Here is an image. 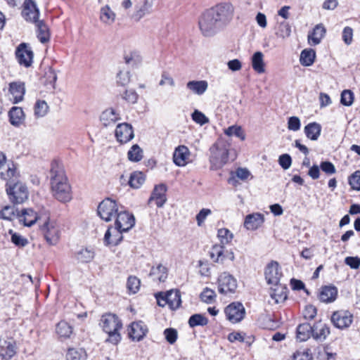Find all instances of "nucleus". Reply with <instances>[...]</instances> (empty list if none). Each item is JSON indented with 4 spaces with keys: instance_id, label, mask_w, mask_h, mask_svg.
I'll return each mask as SVG.
<instances>
[{
    "instance_id": "f257e3e1",
    "label": "nucleus",
    "mask_w": 360,
    "mask_h": 360,
    "mask_svg": "<svg viewBox=\"0 0 360 360\" xmlns=\"http://www.w3.org/2000/svg\"><path fill=\"white\" fill-rule=\"evenodd\" d=\"M234 7L229 2L220 3L206 10L198 22L200 30L205 37L216 34L233 19Z\"/></svg>"
},
{
    "instance_id": "f03ea898",
    "label": "nucleus",
    "mask_w": 360,
    "mask_h": 360,
    "mask_svg": "<svg viewBox=\"0 0 360 360\" xmlns=\"http://www.w3.org/2000/svg\"><path fill=\"white\" fill-rule=\"evenodd\" d=\"M51 186L54 197L59 201L66 202L72 199L71 187L64 170L57 164L51 169Z\"/></svg>"
},
{
    "instance_id": "7ed1b4c3",
    "label": "nucleus",
    "mask_w": 360,
    "mask_h": 360,
    "mask_svg": "<svg viewBox=\"0 0 360 360\" xmlns=\"http://www.w3.org/2000/svg\"><path fill=\"white\" fill-rule=\"evenodd\" d=\"M210 169L217 170L221 169L228 161L236 158L235 153L230 150V143L223 139H218L210 148Z\"/></svg>"
},
{
    "instance_id": "20e7f679",
    "label": "nucleus",
    "mask_w": 360,
    "mask_h": 360,
    "mask_svg": "<svg viewBox=\"0 0 360 360\" xmlns=\"http://www.w3.org/2000/svg\"><path fill=\"white\" fill-rule=\"evenodd\" d=\"M101 325L105 333L108 335L107 341L117 345L121 340L120 329L122 323L119 317L114 314L103 315L101 319Z\"/></svg>"
},
{
    "instance_id": "39448f33",
    "label": "nucleus",
    "mask_w": 360,
    "mask_h": 360,
    "mask_svg": "<svg viewBox=\"0 0 360 360\" xmlns=\"http://www.w3.org/2000/svg\"><path fill=\"white\" fill-rule=\"evenodd\" d=\"M6 193L12 203L21 204L28 198V190L23 183L11 180L6 182Z\"/></svg>"
},
{
    "instance_id": "423d86ee",
    "label": "nucleus",
    "mask_w": 360,
    "mask_h": 360,
    "mask_svg": "<svg viewBox=\"0 0 360 360\" xmlns=\"http://www.w3.org/2000/svg\"><path fill=\"white\" fill-rule=\"evenodd\" d=\"M40 227L46 242L51 245H56L60 236L59 226L57 223L55 221H51L49 217H46L43 223L40 224Z\"/></svg>"
},
{
    "instance_id": "0eeeda50",
    "label": "nucleus",
    "mask_w": 360,
    "mask_h": 360,
    "mask_svg": "<svg viewBox=\"0 0 360 360\" xmlns=\"http://www.w3.org/2000/svg\"><path fill=\"white\" fill-rule=\"evenodd\" d=\"M238 288V282L233 276L228 272L221 273L218 278V291L223 295L233 294Z\"/></svg>"
},
{
    "instance_id": "6e6552de",
    "label": "nucleus",
    "mask_w": 360,
    "mask_h": 360,
    "mask_svg": "<svg viewBox=\"0 0 360 360\" xmlns=\"http://www.w3.org/2000/svg\"><path fill=\"white\" fill-rule=\"evenodd\" d=\"M119 210L116 201L106 198L98 206L97 212L98 216L105 221H110L116 216Z\"/></svg>"
},
{
    "instance_id": "1a4fd4ad",
    "label": "nucleus",
    "mask_w": 360,
    "mask_h": 360,
    "mask_svg": "<svg viewBox=\"0 0 360 360\" xmlns=\"http://www.w3.org/2000/svg\"><path fill=\"white\" fill-rule=\"evenodd\" d=\"M115 228L121 233L130 230L135 224V218L133 214L127 211H118L115 216Z\"/></svg>"
},
{
    "instance_id": "9d476101",
    "label": "nucleus",
    "mask_w": 360,
    "mask_h": 360,
    "mask_svg": "<svg viewBox=\"0 0 360 360\" xmlns=\"http://www.w3.org/2000/svg\"><path fill=\"white\" fill-rule=\"evenodd\" d=\"M331 321L335 327L343 330L352 323L353 314L347 310L336 311L331 316Z\"/></svg>"
},
{
    "instance_id": "9b49d317",
    "label": "nucleus",
    "mask_w": 360,
    "mask_h": 360,
    "mask_svg": "<svg viewBox=\"0 0 360 360\" xmlns=\"http://www.w3.org/2000/svg\"><path fill=\"white\" fill-rule=\"evenodd\" d=\"M227 319L236 323L243 319L245 309L240 302H232L224 310Z\"/></svg>"
},
{
    "instance_id": "f8f14e48",
    "label": "nucleus",
    "mask_w": 360,
    "mask_h": 360,
    "mask_svg": "<svg viewBox=\"0 0 360 360\" xmlns=\"http://www.w3.org/2000/svg\"><path fill=\"white\" fill-rule=\"evenodd\" d=\"M265 279L269 285H276L280 283L282 272L279 264L277 262L271 261L269 263L264 271Z\"/></svg>"
},
{
    "instance_id": "ddd939ff",
    "label": "nucleus",
    "mask_w": 360,
    "mask_h": 360,
    "mask_svg": "<svg viewBox=\"0 0 360 360\" xmlns=\"http://www.w3.org/2000/svg\"><path fill=\"white\" fill-rule=\"evenodd\" d=\"M15 56L18 63L25 67H30L32 63L33 52L25 43L20 44L16 49Z\"/></svg>"
},
{
    "instance_id": "4468645a",
    "label": "nucleus",
    "mask_w": 360,
    "mask_h": 360,
    "mask_svg": "<svg viewBox=\"0 0 360 360\" xmlns=\"http://www.w3.org/2000/svg\"><path fill=\"white\" fill-rule=\"evenodd\" d=\"M128 334L133 341H141L148 333L147 326L141 321L131 323L128 329Z\"/></svg>"
},
{
    "instance_id": "2eb2a0df",
    "label": "nucleus",
    "mask_w": 360,
    "mask_h": 360,
    "mask_svg": "<svg viewBox=\"0 0 360 360\" xmlns=\"http://www.w3.org/2000/svg\"><path fill=\"white\" fill-rule=\"evenodd\" d=\"M115 136L121 143L129 142L134 137L132 126L126 122L119 124L115 129Z\"/></svg>"
},
{
    "instance_id": "dca6fc26",
    "label": "nucleus",
    "mask_w": 360,
    "mask_h": 360,
    "mask_svg": "<svg viewBox=\"0 0 360 360\" xmlns=\"http://www.w3.org/2000/svg\"><path fill=\"white\" fill-rule=\"evenodd\" d=\"M167 187L165 184H159L155 186L150 197L148 199V205L155 202L158 207H162L167 201Z\"/></svg>"
},
{
    "instance_id": "f3484780",
    "label": "nucleus",
    "mask_w": 360,
    "mask_h": 360,
    "mask_svg": "<svg viewBox=\"0 0 360 360\" xmlns=\"http://www.w3.org/2000/svg\"><path fill=\"white\" fill-rule=\"evenodd\" d=\"M22 15L27 21L34 23L39 20V11L32 0L25 1Z\"/></svg>"
},
{
    "instance_id": "a211bd4d",
    "label": "nucleus",
    "mask_w": 360,
    "mask_h": 360,
    "mask_svg": "<svg viewBox=\"0 0 360 360\" xmlns=\"http://www.w3.org/2000/svg\"><path fill=\"white\" fill-rule=\"evenodd\" d=\"M153 0H143L141 5H136L135 11L132 15V18L136 21H139L144 16L150 14L153 12Z\"/></svg>"
},
{
    "instance_id": "6ab92c4d",
    "label": "nucleus",
    "mask_w": 360,
    "mask_h": 360,
    "mask_svg": "<svg viewBox=\"0 0 360 360\" xmlns=\"http://www.w3.org/2000/svg\"><path fill=\"white\" fill-rule=\"evenodd\" d=\"M15 354V343L13 340L0 338V356L2 359L8 360Z\"/></svg>"
},
{
    "instance_id": "aec40b11",
    "label": "nucleus",
    "mask_w": 360,
    "mask_h": 360,
    "mask_svg": "<svg viewBox=\"0 0 360 360\" xmlns=\"http://www.w3.org/2000/svg\"><path fill=\"white\" fill-rule=\"evenodd\" d=\"M9 92L12 95L11 100L13 103L22 101L25 93V84L21 82H11L9 84Z\"/></svg>"
},
{
    "instance_id": "412c9836",
    "label": "nucleus",
    "mask_w": 360,
    "mask_h": 360,
    "mask_svg": "<svg viewBox=\"0 0 360 360\" xmlns=\"http://www.w3.org/2000/svg\"><path fill=\"white\" fill-rule=\"evenodd\" d=\"M287 290L285 285L281 283L271 287L269 294L275 304L283 302L287 299Z\"/></svg>"
},
{
    "instance_id": "4be33fe9",
    "label": "nucleus",
    "mask_w": 360,
    "mask_h": 360,
    "mask_svg": "<svg viewBox=\"0 0 360 360\" xmlns=\"http://www.w3.org/2000/svg\"><path fill=\"white\" fill-rule=\"evenodd\" d=\"M330 333L329 327L321 321L315 323L312 326V337L316 340H325Z\"/></svg>"
},
{
    "instance_id": "5701e85b",
    "label": "nucleus",
    "mask_w": 360,
    "mask_h": 360,
    "mask_svg": "<svg viewBox=\"0 0 360 360\" xmlns=\"http://www.w3.org/2000/svg\"><path fill=\"white\" fill-rule=\"evenodd\" d=\"M122 240V233L116 228L108 227L104 236V243L106 245H117Z\"/></svg>"
},
{
    "instance_id": "b1692460",
    "label": "nucleus",
    "mask_w": 360,
    "mask_h": 360,
    "mask_svg": "<svg viewBox=\"0 0 360 360\" xmlns=\"http://www.w3.org/2000/svg\"><path fill=\"white\" fill-rule=\"evenodd\" d=\"M189 155L188 148L186 146H180L174 150L173 155L174 162L179 167L184 166L187 162Z\"/></svg>"
},
{
    "instance_id": "393cba45",
    "label": "nucleus",
    "mask_w": 360,
    "mask_h": 360,
    "mask_svg": "<svg viewBox=\"0 0 360 360\" xmlns=\"http://www.w3.org/2000/svg\"><path fill=\"white\" fill-rule=\"evenodd\" d=\"M9 121L14 127L20 126L25 121V115L20 107H13L8 112Z\"/></svg>"
},
{
    "instance_id": "a878e982",
    "label": "nucleus",
    "mask_w": 360,
    "mask_h": 360,
    "mask_svg": "<svg viewBox=\"0 0 360 360\" xmlns=\"http://www.w3.org/2000/svg\"><path fill=\"white\" fill-rule=\"evenodd\" d=\"M264 222V217L259 213L248 214L245 219L244 226L248 230H256Z\"/></svg>"
},
{
    "instance_id": "bb28decb",
    "label": "nucleus",
    "mask_w": 360,
    "mask_h": 360,
    "mask_svg": "<svg viewBox=\"0 0 360 360\" xmlns=\"http://www.w3.org/2000/svg\"><path fill=\"white\" fill-rule=\"evenodd\" d=\"M326 28L322 24L316 25L313 31L308 34V41L311 46L320 44L322 38L325 36Z\"/></svg>"
},
{
    "instance_id": "cd10ccee",
    "label": "nucleus",
    "mask_w": 360,
    "mask_h": 360,
    "mask_svg": "<svg viewBox=\"0 0 360 360\" xmlns=\"http://www.w3.org/2000/svg\"><path fill=\"white\" fill-rule=\"evenodd\" d=\"M181 303V295L179 290H170L165 294L164 304H167L172 309L179 308Z\"/></svg>"
},
{
    "instance_id": "c85d7f7f",
    "label": "nucleus",
    "mask_w": 360,
    "mask_h": 360,
    "mask_svg": "<svg viewBox=\"0 0 360 360\" xmlns=\"http://www.w3.org/2000/svg\"><path fill=\"white\" fill-rule=\"evenodd\" d=\"M120 120V115L112 108L104 110L100 117V120L105 127L110 126Z\"/></svg>"
},
{
    "instance_id": "c756f323",
    "label": "nucleus",
    "mask_w": 360,
    "mask_h": 360,
    "mask_svg": "<svg viewBox=\"0 0 360 360\" xmlns=\"http://www.w3.org/2000/svg\"><path fill=\"white\" fill-rule=\"evenodd\" d=\"M22 219L20 221H23V224L26 226H31L37 221H41V218L39 217L37 214L31 208H27L22 210Z\"/></svg>"
},
{
    "instance_id": "7c9ffc66",
    "label": "nucleus",
    "mask_w": 360,
    "mask_h": 360,
    "mask_svg": "<svg viewBox=\"0 0 360 360\" xmlns=\"http://www.w3.org/2000/svg\"><path fill=\"white\" fill-rule=\"evenodd\" d=\"M167 276V269L161 264H159L157 266H153L149 273V276L152 277L154 281L159 282H165Z\"/></svg>"
},
{
    "instance_id": "2f4dec72",
    "label": "nucleus",
    "mask_w": 360,
    "mask_h": 360,
    "mask_svg": "<svg viewBox=\"0 0 360 360\" xmlns=\"http://www.w3.org/2000/svg\"><path fill=\"white\" fill-rule=\"evenodd\" d=\"M304 131L308 139L316 141L321 135V126L317 122H311L304 127Z\"/></svg>"
},
{
    "instance_id": "473e14b6",
    "label": "nucleus",
    "mask_w": 360,
    "mask_h": 360,
    "mask_svg": "<svg viewBox=\"0 0 360 360\" xmlns=\"http://www.w3.org/2000/svg\"><path fill=\"white\" fill-rule=\"evenodd\" d=\"M251 63L253 70L262 74L265 72V63L264 61V54L261 51L255 52L251 58Z\"/></svg>"
},
{
    "instance_id": "72a5a7b5",
    "label": "nucleus",
    "mask_w": 360,
    "mask_h": 360,
    "mask_svg": "<svg viewBox=\"0 0 360 360\" xmlns=\"http://www.w3.org/2000/svg\"><path fill=\"white\" fill-rule=\"evenodd\" d=\"M338 290L334 286H324L319 294V299L323 302H333L337 296Z\"/></svg>"
},
{
    "instance_id": "f704fd0d",
    "label": "nucleus",
    "mask_w": 360,
    "mask_h": 360,
    "mask_svg": "<svg viewBox=\"0 0 360 360\" xmlns=\"http://www.w3.org/2000/svg\"><path fill=\"white\" fill-rule=\"evenodd\" d=\"M116 18V14L108 5L102 7L100 10V20L101 21L108 25H112Z\"/></svg>"
},
{
    "instance_id": "c9c22d12",
    "label": "nucleus",
    "mask_w": 360,
    "mask_h": 360,
    "mask_svg": "<svg viewBox=\"0 0 360 360\" xmlns=\"http://www.w3.org/2000/svg\"><path fill=\"white\" fill-rule=\"evenodd\" d=\"M37 27V37L41 43H46L50 39V32L48 26L43 20H38L34 22Z\"/></svg>"
},
{
    "instance_id": "e433bc0d",
    "label": "nucleus",
    "mask_w": 360,
    "mask_h": 360,
    "mask_svg": "<svg viewBox=\"0 0 360 360\" xmlns=\"http://www.w3.org/2000/svg\"><path fill=\"white\" fill-rule=\"evenodd\" d=\"M208 84L205 80L200 81H190L186 84V87L193 93L202 95L203 94L206 90L207 89Z\"/></svg>"
},
{
    "instance_id": "4c0bfd02",
    "label": "nucleus",
    "mask_w": 360,
    "mask_h": 360,
    "mask_svg": "<svg viewBox=\"0 0 360 360\" xmlns=\"http://www.w3.org/2000/svg\"><path fill=\"white\" fill-rule=\"evenodd\" d=\"M312 335V326L308 323L300 324L297 328V339L301 342L307 340Z\"/></svg>"
},
{
    "instance_id": "58836bf2",
    "label": "nucleus",
    "mask_w": 360,
    "mask_h": 360,
    "mask_svg": "<svg viewBox=\"0 0 360 360\" xmlns=\"http://www.w3.org/2000/svg\"><path fill=\"white\" fill-rule=\"evenodd\" d=\"M224 250V245L219 244L214 245L210 251V257L212 260L216 263L223 264Z\"/></svg>"
},
{
    "instance_id": "ea45409f",
    "label": "nucleus",
    "mask_w": 360,
    "mask_h": 360,
    "mask_svg": "<svg viewBox=\"0 0 360 360\" xmlns=\"http://www.w3.org/2000/svg\"><path fill=\"white\" fill-rule=\"evenodd\" d=\"M145 175L141 172H134L131 174L128 184L132 188H139L145 182Z\"/></svg>"
},
{
    "instance_id": "a19ab883",
    "label": "nucleus",
    "mask_w": 360,
    "mask_h": 360,
    "mask_svg": "<svg viewBox=\"0 0 360 360\" xmlns=\"http://www.w3.org/2000/svg\"><path fill=\"white\" fill-rule=\"evenodd\" d=\"M316 57L315 51L312 49H304L300 54V63L304 66L311 65Z\"/></svg>"
},
{
    "instance_id": "79ce46f5",
    "label": "nucleus",
    "mask_w": 360,
    "mask_h": 360,
    "mask_svg": "<svg viewBox=\"0 0 360 360\" xmlns=\"http://www.w3.org/2000/svg\"><path fill=\"white\" fill-rule=\"evenodd\" d=\"M188 323L191 328H195L196 326H205L207 325L208 319L206 316L201 314H195L190 316Z\"/></svg>"
},
{
    "instance_id": "37998d69",
    "label": "nucleus",
    "mask_w": 360,
    "mask_h": 360,
    "mask_svg": "<svg viewBox=\"0 0 360 360\" xmlns=\"http://www.w3.org/2000/svg\"><path fill=\"white\" fill-rule=\"evenodd\" d=\"M94 257V252L89 248H82L76 254L77 259L82 263L90 262Z\"/></svg>"
},
{
    "instance_id": "c03bdc74",
    "label": "nucleus",
    "mask_w": 360,
    "mask_h": 360,
    "mask_svg": "<svg viewBox=\"0 0 360 360\" xmlns=\"http://www.w3.org/2000/svg\"><path fill=\"white\" fill-rule=\"evenodd\" d=\"M224 134L228 136H235L240 140L245 139V134L240 126L232 125L224 129Z\"/></svg>"
},
{
    "instance_id": "a18cd8bd",
    "label": "nucleus",
    "mask_w": 360,
    "mask_h": 360,
    "mask_svg": "<svg viewBox=\"0 0 360 360\" xmlns=\"http://www.w3.org/2000/svg\"><path fill=\"white\" fill-rule=\"evenodd\" d=\"M127 155L130 161L139 162L143 158V150L139 145L134 144L128 151Z\"/></svg>"
},
{
    "instance_id": "49530a36",
    "label": "nucleus",
    "mask_w": 360,
    "mask_h": 360,
    "mask_svg": "<svg viewBox=\"0 0 360 360\" xmlns=\"http://www.w3.org/2000/svg\"><path fill=\"white\" fill-rule=\"evenodd\" d=\"M217 237L220 240L219 245L224 246V245L231 243L233 238V235L228 229L222 228L218 230Z\"/></svg>"
},
{
    "instance_id": "de8ad7c7",
    "label": "nucleus",
    "mask_w": 360,
    "mask_h": 360,
    "mask_svg": "<svg viewBox=\"0 0 360 360\" xmlns=\"http://www.w3.org/2000/svg\"><path fill=\"white\" fill-rule=\"evenodd\" d=\"M56 333L60 337L69 338L72 333V327L65 321H60L56 326Z\"/></svg>"
},
{
    "instance_id": "09e8293b",
    "label": "nucleus",
    "mask_w": 360,
    "mask_h": 360,
    "mask_svg": "<svg viewBox=\"0 0 360 360\" xmlns=\"http://www.w3.org/2000/svg\"><path fill=\"white\" fill-rule=\"evenodd\" d=\"M49 110V106L46 101L39 100L34 105V115L37 117L45 116Z\"/></svg>"
},
{
    "instance_id": "8fccbe9b",
    "label": "nucleus",
    "mask_w": 360,
    "mask_h": 360,
    "mask_svg": "<svg viewBox=\"0 0 360 360\" xmlns=\"http://www.w3.org/2000/svg\"><path fill=\"white\" fill-rule=\"evenodd\" d=\"M354 96L351 90H344L341 93L340 103L345 106H351L354 103Z\"/></svg>"
},
{
    "instance_id": "3c124183",
    "label": "nucleus",
    "mask_w": 360,
    "mask_h": 360,
    "mask_svg": "<svg viewBox=\"0 0 360 360\" xmlns=\"http://www.w3.org/2000/svg\"><path fill=\"white\" fill-rule=\"evenodd\" d=\"M276 34L283 39L287 38L291 34V27L288 22L283 21L279 24Z\"/></svg>"
},
{
    "instance_id": "603ef678",
    "label": "nucleus",
    "mask_w": 360,
    "mask_h": 360,
    "mask_svg": "<svg viewBox=\"0 0 360 360\" xmlns=\"http://www.w3.org/2000/svg\"><path fill=\"white\" fill-rule=\"evenodd\" d=\"M67 360H84V352L82 349L77 350L73 348L69 349L66 354Z\"/></svg>"
},
{
    "instance_id": "864d4df0",
    "label": "nucleus",
    "mask_w": 360,
    "mask_h": 360,
    "mask_svg": "<svg viewBox=\"0 0 360 360\" xmlns=\"http://www.w3.org/2000/svg\"><path fill=\"white\" fill-rule=\"evenodd\" d=\"M348 181L353 190L360 191V171L357 170L350 175Z\"/></svg>"
},
{
    "instance_id": "5fc2aeb1",
    "label": "nucleus",
    "mask_w": 360,
    "mask_h": 360,
    "mask_svg": "<svg viewBox=\"0 0 360 360\" xmlns=\"http://www.w3.org/2000/svg\"><path fill=\"white\" fill-rule=\"evenodd\" d=\"M130 72L128 70H120L117 75V83L120 86H126L130 82Z\"/></svg>"
},
{
    "instance_id": "6e6d98bb",
    "label": "nucleus",
    "mask_w": 360,
    "mask_h": 360,
    "mask_svg": "<svg viewBox=\"0 0 360 360\" xmlns=\"http://www.w3.org/2000/svg\"><path fill=\"white\" fill-rule=\"evenodd\" d=\"M9 232L11 233V241L16 246L22 248L28 244V240L25 237L17 233H13L11 230Z\"/></svg>"
},
{
    "instance_id": "4d7b16f0",
    "label": "nucleus",
    "mask_w": 360,
    "mask_h": 360,
    "mask_svg": "<svg viewBox=\"0 0 360 360\" xmlns=\"http://www.w3.org/2000/svg\"><path fill=\"white\" fill-rule=\"evenodd\" d=\"M14 214L15 207L11 205H6L0 211V219L11 221Z\"/></svg>"
},
{
    "instance_id": "13d9d810",
    "label": "nucleus",
    "mask_w": 360,
    "mask_h": 360,
    "mask_svg": "<svg viewBox=\"0 0 360 360\" xmlns=\"http://www.w3.org/2000/svg\"><path fill=\"white\" fill-rule=\"evenodd\" d=\"M216 297V293L214 290L206 288L200 294V299L202 302L206 303H212Z\"/></svg>"
},
{
    "instance_id": "bf43d9fd",
    "label": "nucleus",
    "mask_w": 360,
    "mask_h": 360,
    "mask_svg": "<svg viewBox=\"0 0 360 360\" xmlns=\"http://www.w3.org/2000/svg\"><path fill=\"white\" fill-rule=\"evenodd\" d=\"M140 280L136 276H129L127 280V288L132 293H136L140 287Z\"/></svg>"
},
{
    "instance_id": "052dcab7",
    "label": "nucleus",
    "mask_w": 360,
    "mask_h": 360,
    "mask_svg": "<svg viewBox=\"0 0 360 360\" xmlns=\"http://www.w3.org/2000/svg\"><path fill=\"white\" fill-rule=\"evenodd\" d=\"M312 356L309 349L297 351L293 354L292 360H311Z\"/></svg>"
},
{
    "instance_id": "680f3d73",
    "label": "nucleus",
    "mask_w": 360,
    "mask_h": 360,
    "mask_svg": "<svg viewBox=\"0 0 360 360\" xmlns=\"http://www.w3.org/2000/svg\"><path fill=\"white\" fill-rule=\"evenodd\" d=\"M192 119L196 123L203 125L209 122L208 118L200 111L195 110L191 115Z\"/></svg>"
},
{
    "instance_id": "e2e57ef3",
    "label": "nucleus",
    "mask_w": 360,
    "mask_h": 360,
    "mask_svg": "<svg viewBox=\"0 0 360 360\" xmlns=\"http://www.w3.org/2000/svg\"><path fill=\"white\" fill-rule=\"evenodd\" d=\"M165 339L169 344H174L177 339V331L174 328H167L164 331Z\"/></svg>"
},
{
    "instance_id": "0e129e2a",
    "label": "nucleus",
    "mask_w": 360,
    "mask_h": 360,
    "mask_svg": "<svg viewBox=\"0 0 360 360\" xmlns=\"http://www.w3.org/2000/svg\"><path fill=\"white\" fill-rule=\"evenodd\" d=\"M212 211L210 209L203 208L196 215L195 219L199 226H202L207 216L211 214Z\"/></svg>"
},
{
    "instance_id": "69168bd1",
    "label": "nucleus",
    "mask_w": 360,
    "mask_h": 360,
    "mask_svg": "<svg viewBox=\"0 0 360 360\" xmlns=\"http://www.w3.org/2000/svg\"><path fill=\"white\" fill-rule=\"evenodd\" d=\"M320 168L327 174H333L336 172L334 165L329 161H323L321 162Z\"/></svg>"
},
{
    "instance_id": "338daca9",
    "label": "nucleus",
    "mask_w": 360,
    "mask_h": 360,
    "mask_svg": "<svg viewBox=\"0 0 360 360\" xmlns=\"http://www.w3.org/2000/svg\"><path fill=\"white\" fill-rule=\"evenodd\" d=\"M300 120L297 117H290L288 121V128L290 130L296 131L300 129Z\"/></svg>"
},
{
    "instance_id": "774afa93",
    "label": "nucleus",
    "mask_w": 360,
    "mask_h": 360,
    "mask_svg": "<svg viewBox=\"0 0 360 360\" xmlns=\"http://www.w3.org/2000/svg\"><path fill=\"white\" fill-rule=\"evenodd\" d=\"M345 263L351 269H357L360 266V258L358 257H347Z\"/></svg>"
}]
</instances>
